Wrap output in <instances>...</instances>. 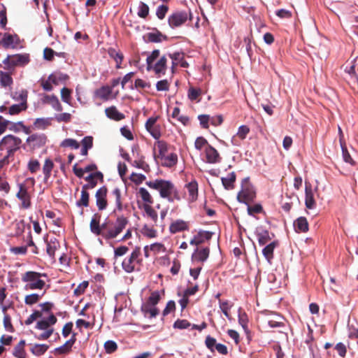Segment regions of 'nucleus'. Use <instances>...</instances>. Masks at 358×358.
<instances>
[{
  "label": "nucleus",
  "instance_id": "nucleus-23",
  "mask_svg": "<svg viewBox=\"0 0 358 358\" xmlns=\"http://www.w3.org/2000/svg\"><path fill=\"white\" fill-rule=\"evenodd\" d=\"M188 191V201L189 202H194L197 199L198 197V184L194 180L188 183L187 185Z\"/></svg>",
  "mask_w": 358,
  "mask_h": 358
},
{
  "label": "nucleus",
  "instance_id": "nucleus-40",
  "mask_svg": "<svg viewBox=\"0 0 358 358\" xmlns=\"http://www.w3.org/2000/svg\"><path fill=\"white\" fill-rule=\"evenodd\" d=\"M138 195L145 203H146V204L150 205L153 203V199L150 194L145 188L140 187L138 190Z\"/></svg>",
  "mask_w": 358,
  "mask_h": 358
},
{
  "label": "nucleus",
  "instance_id": "nucleus-18",
  "mask_svg": "<svg viewBox=\"0 0 358 358\" xmlns=\"http://www.w3.org/2000/svg\"><path fill=\"white\" fill-rule=\"evenodd\" d=\"M305 205L308 209H313L316 206L313 189L311 185L308 182H306L305 187Z\"/></svg>",
  "mask_w": 358,
  "mask_h": 358
},
{
  "label": "nucleus",
  "instance_id": "nucleus-2",
  "mask_svg": "<svg viewBox=\"0 0 358 358\" xmlns=\"http://www.w3.org/2000/svg\"><path fill=\"white\" fill-rule=\"evenodd\" d=\"M45 278L46 275L35 271H27L22 276V280L25 283L24 289L42 290L45 286V282L42 278Z\"/></svg>",
  "mask_w": 358,
  "mask_h": 358
},
{
  "label": "nucleus",
  "instance_id": "nucleus-43",
  "mask_svg": "<svg viewBox=\"0 0 358 358\" xmlns=\"http://www.w3.org/2000/svg\"><path fill=\"white\" fill-rule=\"evenodd\" d=\"M71 348H72V342L71 341H66L62 346L55 349V355H66V354H68L71 350Z\"/></svg>",
  "mask_w": 358,
  "mask_h": 358
},
{
  "label": "nucleus",
  "instance_id": "nucleus-27",
  "mask_svg": "<svg viewBox=\"0 0 358 358\" xmlns=\"http://www.w3.org/2000/svg\"><path fill=\"white\" fill-rule=\"evenodd\" d=\"M46 252L47 254L51 257H55V251L59 248V243L56 238H51L50 241H46Z\"/></svg>",
  "mask_w": 358,
  "mask_h": 358
},
{
  "label": "nucleus",
  "instance_id": "nucleus-38",
  "mask_svg": "<svg viewBox=\"0 0 358 358\" xmlns=\"http://www.w3.org/2000/svg\"><path fill=\"white\" fill-rule=\"evenodd\" d=\"M112 93V89L108 86H103L96 91V95L103 100H108Z\"/></svg>",
  "mask_w": 358,
  "mask_h": 358
},
{
  "label": "nucleus",
  "instance_id": "nucleus-54",
  "mask_svg": "<svg viewBox=\"0 0 358 358\" xmlns=\"http://www.w3.org/2000/svg\"><path fill=\"white\" fill-rule=\"evenodd\" d=\"M104 349L107 353L111 354L117 350V345L115 341L109 340L105 342Z\"/></svg>",
  "mask_w": 358,
  "mask_h": 358
},
{
  "label": "nucleus",
  "instance_id": "nucleus-12",
  "mask_svg": "<svg viewBox=\"0 0 358 358\" xmlns=\"http://www.w3.org/2000/svg\"><path fill=\"white\" fill-rule=\"evenodd\" d=\"M90 231L92 233L96 236H102L104 229L106 227V224L105 222L100 224V215L97 213L94 214L90 224Z\"/></svg>",
  "mask_w": 358,
  "mask_h": 358
},
{
  "label": "nucleus",
  "instance_id": "nucleus-36",
  "mask_svg": "<svg viewBox=\"0 0 358 358\" xmlns=\"http://www.w3.org/2000/svg\"><path fill=\"white\" fill-rule=\"evenodd\" d=\"M283 317L278 315H273L267 320V323L271 328L280 327L284 325Z\"/></svg>",
  "mask_w": 358,
  "mask_h": 358
},
{
  "label": "nucleus",
  "instance_id": "nucleus-16",
  "mask_svg": "<svg viewBox=\"0 0 358 358\" xmlns=\"http://www.w3.org/2000/svg\"><path fill=\"white\" fill-rule=\"evenodd\" d=\"M166 62L167 59L166 56H163L157 62L152 64L151 71L155 72L157 77L159 78L165 74Z\"/></svg>",
  "mask_w": 358,
  "mask_h": 358
},
{
  "label": "nucleus",
  "instance_id": "nucleus-20",
  "mask_svg": "<svg viewBox=\"0 0 358 358\" xmlns=\"http://www.w3.org/2000/svg\"><path fill=\"white\" fill-rule=\"evenodd\" d=\"M42 102L50 105L56 111L60 112L62 110V106L58 98L54 94H45L42 99Z\"/></svg>",
  "mask_w": 358,
  "mask_h": 358
},
{
  "label": "nucleus",
  "instance_id": "nucleus-31",
  "mask_svg": "<svg viewBox=\"0 0 358 358\" xmlns=\"http://www.w3.org/2000/svg\"><path fill=\"white\" fill-rule=\"evenodd\" d=\"M297 232H306L308 230V223L306 217H300L294 223Z\"/></svg>",
  "mask_w": 358,
  "mask_h": 358
},
{
  "label": "nucleus",
  "instance_id": "nucleus-39",
  "mask_svg": "<svg viewBox=\"0 0 358 358\" xmlns=\"http://www.w3.org/2000/svg\"><path fill=\"white\" fill-rule=\"evenodd\" d=\"M49 346L46 344H34L31 348V352L36 356L43 355L48 349Z\"/></svg>",
  "mask_w": 358,
  "mask_h": 358
},
{
  "label": "nucleus",
  "instance_id": "nucleus-1",
  "mask_svg": "<svg viewBox=\"0 0 358 358\" xmlns=\"http://www.w3.org/2000/svg\"><path fill=\"white\" fill-rule=\"evenodd\" d=\"M145 184L150 188L159 191L160 196L169 202L180 200L178 190L170 180L156 179L147 181Z\"/></svg>",
  "mask_w": 358,
  "mask_h": 358
},
{
  "label": "nucleus",
  "instance_id": "nucleus-32",
  "mask_svg": "<svg viewBox=\"0 0 358 358\" xmlns=\"http://www.w3.org/2000/svg\"><path fill=\"white\" fill-rule=\"evenodd\" d=\"M162 160V164L164 166L166 167H171L174 166L178 161V157L176 154L171 153L169 155H164L162 158H160Z\"/></svg>",
  "mask_w": 358,
  "mask_h": 358
},
{
  "label": "nucleus",
  "instance_id": "nucleus-52",
  "mask_svg": "<svg viewBox=\"0 0 358 358\" xmlns=\"http://www.w3.org/2000/svg\"><path fill=\"white\" fill-rule=\"evenodd\" d=\"M66 76L62 73H52L48 76V80H50V82L57 85L59 83V81L65 80Z\"/></svg>",
  "mask_w": 358,
  "mask_h": 358
},
{
  "label": "nucleus",
  "instance_id": "nucleus-26",
  "mask_svg": "<svg viewBox=\"0 0 358 358\" xmlns=\"http://www.w3.org/2000/svg\"><path fill=\"white\" fill-rule=\"evenodd\" d=\"M141 310L144 313L145 316L150 318L155 317L159 314V310L155 306L146 302L142 305Z\"/></svg>",
  "mask_w": 358,
  "mask_h": 358
},
{
  "label": "nucleus",
  "instance_id": "nucleus-21",
  "mask_svg": "<svg viewBox=\"0 0 358 358\" xmlns=\"http://www.w3.org/2000/svg\"><path fill=\"white\" fill-rule=\"evenodd\" d=\"M106 115L115 121H120L124 119L125 115L120 113L115 106H110L105 109Z\"/></svg>",
  "mask_w": 358,
  "mask_h": 358
},
{
  "label": "nucleus",
  "instance_id": "nucleus-30",
  "mask_svg": "<svg viewBox=\"0 0 358 358\" xmlns=\"http://www.w3.org/2000/svg\"><path fill=\"white\" fill-rule=\"evenodd\" d=\"M90 194L87 192V185H83L81 190V196L78 201L76 202V205L78 207L89 206Z\"/></svg>",
  "mask_w": 358,
  "mask_h": 358
},
{
  "label": "nucleus",
  "instance_id": "nucleus-35",
  "mask_svg": "<svg viewBox=\"0 0 358 358\" xmlns=\"http://www.w3.org/2000/svg\"><path fill=\"white\" fill-rule=\"evenodd\" d=\"M236 180V175L234 172H231L227 177L222 178L223 186L227 189H231L234 187V183Z\"/></svg>",
  "mask_w": 358,
  "mask_h": 358
},
{
  "label": "nucleus",
  "instance_id": "nucleus-37",
  "mask_svg": "<svg viewBox=\"0 0 358 358\" xmlns=\"http://www.w3.org/2000/svg\"><path fill=\"white\" fill-rule=\"evenodd\" d=\"M108 55L109 56L113 58L115 62H116V68L120 69L121 68V64L123 60V55L119 52H117L113 48H110L108 50Z\"/></svg>",
  "mask_w": 358,
  "mask_h": 358
},
{
  "label": "nucleus",
  "instance_id": "nucleus-10",
  "mask_svg": "<svg viewBox=\"0 0 358 358\" xmlns=\"http://www.w3.org/2000/svg\"><path fill=\"white\" fill-rule=\"evenodd\" d=\"M19 191L16 194L17 198L21 201V208L27 209L31 206V198L26 186L19 184Z\"/></svg>",
  "mask_w": 358,
  "mask_h": 358
},
{
  "label": "nucleus",
  "instance_id": "nucleus-5",
  "mask_svg": "<svg viewBox=\"0 0 358 358\" xmlns=\"http://www.w3.org/2000/svg\"><path fill=\"white\" fill-rule=\"evenodd\" d=\"M141 254V248L136 247L129 257L124 258L122 262V267L125 272L130 273L134 271L136 265L142 261L140 258Z\"/></svg>",
  "mask_w": 358,
  "mask_h": 358
},
{
  "label": "nucleus",
  "instance_id": "nucleus-15",
  "mask_svg": "<svg viewBox=\"0 0 358 358\" xmlns=\"http://www.w3.org/2000/svg\"><path fill=\"white\" fill-rule=\"evenodd\" d=\"M21 102L18 104L12 105L8 109V113L11 115H17L20 112L25 110L27 108V95L26 93H21L20 94Z\"/></svg>",
  "mask_w": 358,
  "mask_h": 358
},
{
  "label": "nucleus",
  "instance_id": "nucleus-60",
  "mask_svg": "<svg viewBox=\"0 0 358 358\" xmlns=\"http://www.w3.org/2000/svg\"><path fill=\"white\" fill-rule=\"evenodd\" d=\"M191 326V324L186 320H177L174 324L175 329H185Z\"/></svg>",
  "mask_w": 358,
  "mask_h": 358
},
{
  "label": "nucleus",
  "instance_id": "nucleus-63",
  "mask_svg": "<svg viewBox=\"0 0 358 358\" xmlns=\"http://www.w3.org/2000/svg\"><path fill=\"white\" fill-rule=\"evenodd\" d=\"M159 299H160V295H159V292H153L151 293V294L149 296L146 303L155 306L157 304V303L159 302Z\"/></svg>",
  "mask_w": 358,
  "mask_h": 358
},
{
  "label": "nucleus",
  "instance_id": "nucleus-29",
  "mask_svg": "<svg viewBox=\"0 0 358 358\" xmlns=\"http://www.w3.org/2000/svg\"><path fill=\"white\" fill-rule=\"evenodd\" d=\"M212 234L208 231H201L197 236H195L191 241L190 244L199 245L202 243L205 239L208 240L211 238Z\"/></svg>",
  "mask_w": 358,
  "mask_h": 358
},
{
  "label": "nucleus",
  "instance_id": "nucleus-34",
  "mask_svg": "<svg viewBox=\"0 0 358 358\" xmlns=\"http://www.w3.org/2000/svg\"><path fill=\"white\" fill-rule=\"evenodd\" d=\"M54 167L53 162L50 159H46L43 166V173L44 174V181H48L51 176L52 170Z\"/></svg>",
  "mask_w": 358,
  "mask_h": 358
},
{
  "label": "nucleus",
  "instance_id": "nucleus-59",
  "mask_svg": "<svg viewBox=\"0 0 358 358\" xmlns=\"http://www.w3.org/2000/svg\"><path fill=\"white\" fill-rule=\"evenodd\" d=\"M15 43V36L10 34H6L2 39V44L5 48L13 46Z\"/></svg>",
  "mask_w": 358,
  "mask_h": 358
},
{
  "label": "nucleus",
  "instance_id": "nucleus-13",
  "mask_svg": "<svg viewBox=\"0 0 358 358\" xmlns=\"http://www.w3.org/2000/svg\"><path fill=\"white\" fill-rule=\"evenodd\" d=\"M107 192V188L105 186L99 188L96 192V204L99 210H105L108 206Z\"/></svg>",
  "mask_w": 358,
  "mask_h": 358
},
{
  "label": "nucleus",
  "instance_id": "nucleus-64",
  "mask_svg": "<svg viewBox=\"0 0 358 358\" xmlns=\"http://www.w3.org/2000/svg\"><path fill=\"white\" fill-rule=\"evenodd\" d=\"M169 10V8L167 6L165 5H161L158 6L156 11V15L157 17L160 20H162L165 17V15Z\"/></svg>",
  "mask_w": 358,
  "mask_h": 358
},
{
  "label": "nucleus",
  "instance_id": "nucleus-49",
  "mask_svg": "<svg viewBox=\"0 0 358 358\" xmlns=\"http://www.w3.org/2000/svg\"><path fill=\"white\" fill-rule=\"evenodd\" d=\"M61 98L64 102L68 103L69 105H71V90L66 87H63L61 90Z\"/></svg>",
  "mask_w": 358,
  "mask_h": 358
},
{
  "label": "nucleus",
  "instance_id": "nucleus-6",
  "mask_svg": "<svg viewBox=\"0 0 358 358\" xmlns=\"http://www.w3.org/2000/svg\"><path fill=\"white\" fill-rule=\"evenodd\" d=\"M188 20H192L190 11L178 10L169 16L168 23L171 29H175L185 24Z\"/></svg>",
  "mask_w": 358,
  "mask_h": 358
},
{
  "label": "nucleus",
  "instance_id": "nucleus-58",
  "mask_svg": "<svg viewBox=\"0 0 358 358\" xmlns=\"http://www.w3.org/2000/svg\"><path fill=\"white\" fill-rule=\"evenodd\" d=\"M42 317V313L39 310H35L31 314L29 317L25 320L24 323L26 325L32 324L35 320Z\"/></svg>",
  "mask_w": 358,
  "mask_h": 358
},
{
  "label": "nucleus",
  "instance_id": "nucleus-14",
  "mask_svg": "<svg viewBox=\"0 0 358 358\" xmlns=\"http://www.w3.org/2000/svg\"><path fill=\"white\" fill-rule=\"evenodd\" d=\"M47 138L43 134H34L27 138V143L33 148H40L45 144Z\"/></svg>",
  "mask_w": 358,
  "mask_h": 358
},
{
  "label": "nucleus",
  "instance_id": "nucleus-42",
  "mask_svg": "<svg viewBox=\"0 0 358 358\" xmlns=\"http://www.w3.org/2000/svg\"><path fill=\"white\" fill-rule=\"evenodd\" d=\"M0 83L3 87L11 85L13 83V79L10 73L0 71Z\"/></svg>",
  "mask_w": 358,
  "mask_h": 358
},
{
  "label": "nucleus",
  "instance_id": "nucleus-7",
  "mask_svg": "<svg viewBox=\"0 0 358 358\" xmlns=\"http://www.w3.org/2000/svg\"><path fill=\"white\" fill-rule=\"evenodd\" d=\"M29 57L26 55H8L3 61L4 69L11 72L16 66H24L29 62Z\"/></svg>",
  "mask_w": 358,
  "mask_h": 358
},
{
  "label": "nucleus",
  "instance_id": "nucleus-8",
  "mask_svg": "<svg viewBox=\"0 0 358 358\" xmlns=\"http://www.w3.org/2000/svg\"><path fill=\"white\" fill-rule=\"evenodd\" d=\"M255 197V192L253 187L249 184L243 185L242 190L238 193L237 199L238 201L245 203L252 201Z\"/></svg>",
  "mask_w": 358,
  "mask_h": 358
},
{
  "label": "nucleus",
  "instance_id": "nucleus-62",
  "mask_svg": "<svg viewBox=\"0 0 358 358\" xmlns=\"http://www.w3.org/2000/svg\"><path fill=\"white\" fill-rule=\"evenodd\" d=\"M3 327L7 331H14V328L11 323L10 317L8 314H5V315L3 316Z\"/></svg>",
  "mask_w": 358,
  "mask_h": 358
},
{
  "label": "nucleus",
  "instance_id": "nucleus-57",
  "mask_svg": "<svg viewBox=\"0 0 358 358\" xmlns=\"http://www.w3.org/2000/svg\"><path fill=\"white\" fill-rule=\"evenodd\" d=\"M27 168L31 173H36L40 169V163L37 159H31L28 162Z\"/></svg>",
  "mask_w": 358,
  "mask_h": 358
},
{
  "label": "nucleus",
  "instance_id": "nucleus-33",
  "mask_svg": "<svg viewBox=\"0 0 358 358\" xmlns=\"http://www.w3.org/2000/svg\"><path fill=\"white\" fill-rule=\"evenodd\" d=\"M277 242L273 241L268 244L262 250L264 256L268 260V262H270L273 257V250L277 246Z\"/></svg>",
  "mask_w": 358,
  "mask_h": 358
},
{
  "label": "nucleus",
  "instance_id": "nucleus-45",
  "mask_svg": "<svg viewBox=\"0 0 358 358\" xmlns=\"http://www.w3.org/2000/svg\"><path fill=\"white\" fill-rule=\"evenodd\" d=\"M61 147L63 148H71L73 149H78L80 147L79 143L73 138H66L60 144Z\"/></svg>",
  "mask_w": 358,
  "mask_h": 358
},
{
  "label": "nucleus",
  "instance_id": "nucleus-55",
  "mask_svg": "<svg viewBox=\"0 0 358 358\" xmlns=\"http://www.w3.org/2000/svg\"><path fill=\"white\" fill-rule=\"evenodd\" d=\"M180 109L178 107L174 108L173 112H172V117L178 119L180 122H181L183 124H185L186 122L189 121V119L182 115H180Z\"/></svg>",
  "mask_w": 358,
  "mask_h": 358
},
{
  "label": "nucleus",
  "instance_id": "nucleus-51",
  "mask_svg": "<svg viewBox=\"0 0 358 358\" xmlns=\"http://www.w3.org/2000/svg\"><path fill=\"white\" fill-rule=\"evenodd\" d=\"M164 36L159 31H157L155 32L149 33L148 34V39L150 42L157 43L162 41V38H164Z\"/></svg>",
  "mask_w": 358,
  "mask_h": 358
},
{
  "label": "nucleus",
  "instance_id": "nucleus-22",
  "mask_svg": "<svg viewBox=\"0 0 358 358\" xmlns=\"http://www.w3.org/2000/svg\"><path fill=\"white\" fill-rule=\"evenodd\" d=\"M168 151V146L166 142L157 141L154 145L155 157L162 158Z\"/></svg>",
  "mask_w": 358,
  "mask_h": 358
},
{
  "label": "nucleus",
  "instance_id": "nucleus-48",
  "mask_svg": "<svg viewBox=\"0 0 358 358\" xmlns=\"http://www.w3.org/2000/svg\"><path fill=\"white\" fill-rule=\"evenodd\" d=\"M341 149H342V155L343 160L351 165H355V162L351 157L350 153L348 151V149L346 148L345 144L341 145Z\"/></svg>",
  "mask_w": 358,
  "mask_h": 358
},
{
  "label": "nucleus",
  "instance_id": "nucleus-24",
  "mask_svg": "<svg viewBox=\"0 0 358 358\" xmlns=\"http://www.w3.org/2000/svg\"><path fill=\"white\" fill-rule=\"evenodd\" d=\"M188 229V224L182 220H177L173 222L170 227L169 231L172 234H176Z\"/></svg>",
  "mask_w": 358,
  "mask_h": 358
},
{
  "label": "nucleus",
  "instance_id": "nucleus-47",
  "mask_svg": "<svg viewBox=\"0 0 358 358\" xmlns=\"http://www.w3.org/2000/svg\"><path fill=\"white\" fill-rule=\"evenodd\" d=\"M159 55V50H155L152 52V53L147 57L146 63H147V70L151 71L152 64L155 62L156 59Z\"/></svg>",
  "mask_w": 358,
  "mask_h": 358
},
{
  "label": "nucleus",
  "instance_id": "nucleus-4",
  "mask_svg": "<svg viewBox=\"0 0 358 358\" xmlns=\"http://www.w3.org/2000/svg\"><path fill=\"white\" fill-rule=\"evenodd\" d=\"M22 140L13 135H7L0 141V150L6 151V155L13 157L14 153L18 150L21 146Z\"/></svg>",
  "mask_w": 358,
  "mask_h": 358
},
{
  "label": "nucleus",
  "instance_id": "nucleus-19",
  "mask_svg": "<svg viewBox=\"0 0 358 358\" xmlns=\"http://www.w3.org/2000/svg\"><path fill=\"white\" fill-rule=\"evenodd\" d=\"M210 253L208 248H196L192 255V262H205Z\"/></svg>",
  "mask_w": 358,
  "mask_h": 358
},
{
  "label": "nucleus",
  "instance_id": "nucleus-17",
  "mask_svg": "<svg viewBox=\"0 0 358 358\" xmlns=\"http://www.w3.org/2000/svg\"><path fill=\"white\" fill-rule=\"evenodd\" d=\"M206 155V161L209 164L219 163L221 157L217 150L210 145H207L204 150Z\"/></svg>",
  "mask_w": 358,
  "mask_h": 358
},
{
  "label": "nucleus",
  "instance_id": "nucleus-53",
  "mask_svg": "<svg viewBox=\"0 0 358 358\" xmlns=\"http://www.w3.org/2000/svg\"><path fill=\"white\" fill-rule=\"evenodd\" d=\"M142 234L148 238H155L157 236V231L152 227L145 225L142 229Z\"/></svg>",
  "mask_w": 358,
  "mask_h": 358
},
{
  "label": "nucleus",
  "instance_id": "nucleus-3",
  "mask_svg": "<svg viewBox=\"0 0 358 358\" xmlns=\"http://www.w3.org/2000/svg\"><path fill=\"white\" fill-rule=\"evenodd\" d=\"M128 222L127 218L124 216L118 217L115 223H110V220H106V227L103 232V237L106 239L116 238L125 229Z\"/></svg>",
  "mask_w": 358,
  "mask_h": 358
},
{
  "label": "nucleus",
  "instance_id": "nucleus-41",
  "mask_svg": "<svg viewBox=\"0 0 358 358\" xmlns=\"http://www.w3.org/2000/svg\"><path fill=\"white\" fill-rule=\"evenodd\" d=\"M45 294V292H43L42 293H34L31 294L29 295H27L24 298V302L27 305H34Z\"/></svg>",
  "mask_w": 358,
  "mask_h": 358
},
{
  "label": "nucleus",
  "instance_id": "nucleus-44",
  "mask_svg": "<svg viewBox=\"0 0 358 358\" xmlns=\"http://www.w3.org/2000/svg\"><path fill=\"white\" fill-rule=\"evenodd\" d=\"M50 120L49 118H37L34 124L36 128L39 129H45L50 125Z\"/></svg>",
  "mask_w": 358,
  "mask_h": 358
},
{
  "label": "nucleus",
  "instance_id": "nucleus-25",
  "mask_svg": "<svg viewBox=\"0 0 358 358\" xmlns=\"http://www.w3.org/2000/svg\"><path fill=\"white\" fill-rule=\"evenodd\" d=\"M250 132V129L246 125H242L239 127L236 135L233 136L231 138V143L234 145H238L239 143L237 141V138L243 140L246 138L247 135Z\"/></svg>",
  "mask_w": 358,
  "mask_h": 358
},
{
  "label": "nucleus",
  "instance_id": "nucleus-61",
  "mask_svg": "<svg viewBox=\"0 0 358 358\" xmlns=\"http://www.w3.org/2000/svg\"><path fill=\"white\" fill-rule=\"evenodd\" d=\"M201 94V90L200 89L190 87L188 90V98L192 101H194L198 99Z\"/></svg>",
  "mask_w": 358,
  "mask_h": 358
},
{
  "label": "nucleus",
  "instance_id": "nucleus-50",
  "mask_svg": "<svg viewBox=\"0 0 358 358\" xmlns=\"http://www.w3.org/2000/svg\"><path fill=\"white\" fill-rule=\"evenodd\" d=\"M113 194L115 198V203L117 206V209L118 210H122V203L121 201V191L118 187H115L113 191Z\"/></svg>",
  "mask_w": 358,
  "mask_h": 358
},
{
  "label": "nucleus",
  "instance_id": "nucleus-11",
  "mask_svg": "<svg viewBox=\"0 0 358 358\" xmlns=\"http://www.w3.org/2000/svg\"><path fill=\"white\" fill-rule=\"evenodd\" d=\"M36 323V328L40 330L47 331V329H54L51 326L55 324L57 319L53 313H50L48 317L43 316Z\"/></svg>",
  "mask_w": 358,
  "mask_h": 358
},
{
  "label": "nucleus",
  "instance_id": "nucleus-46",
  "mask_svg": "<svg viewBox=\"0 0 358 358\" xmlns=\"http://www.w3.org/2000/svg\"><path fill=\"white\" fill-rule=\"evenodd\" d=\"M149 14V7L148 6L143 3L140 2L138 7V13L137 15L138 17L141 18H145Z\"/></svg>",
  "mask_w": 358,
  "mask_h": 358
},
{
  "label": "nucleus",
  "instance_id": "nucleus-9",
  "mask_svg": "<svg viewBox=\"0 0 358 358\" xmlns=\"http://www.w3.org/2000/svg\"><path fill=\"white\" fill-rule=\"evenodd\" d=\"M157 117H151L145 122V128L150 135L157 140L161 137V127L157 124Z\"/></svg>",
  "mask_w": 358,
  "mask_h": 358
},
{
  "label": "nucleus",
  "instance_id": "nucleus-28",
  "mask_svg": "<svg viewBox=\"0 0 358 358\" xmlns=\"http://www.w3.org/2000/svg\"><path fill=\"white\" fill-rule=\"evenodd\" d=\"M25 341L21 340L13 348V355L16 358H26Z\"/></svg>",
  "mask_w": 358,
  "mask_h": 358
},
{
  "label": "nucleus",
  "instance_id": "nucleus-56",
  "mask_svg": "<svg viewBox=\"0 0 358 358\" xmlns=\"http://www.w3.org/2000/svg\"><path fill=\"white\" fill-rule=\"evenodd\" d=\"M144 209L146 214L152 220L153 222H156L157 220V212L150 206V205L145 204Z\"/></svg>",
  "mask_w": 358,
  "mask_h": 358
}]
</instances>
